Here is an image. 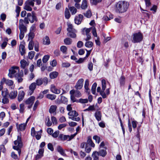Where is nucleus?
<instances>
[{
  "label": "nucleus",
  "instance_id": "27",
  "mask_svg": "<svg viewBox=\"0 0 160 160\" xmlns=\"http://www.w3.org/2000/svg\"><path fill=\"white\" fill-rule=\"evenodd\" d=\"M58 75V73L56 71L52 72L49 74V77L52 79L56 78Z\"/></svg>",
  "mask_w": 160,
  "mask_h": 160
},
{
  "label": "nucleus",
  "instance_id": "13",
  "mask_svg": "<svg viewBox=\"0 0 160 160\" xmlns=\"http://www.w3.org/2000/svg\"><path fill=\"white\" fill-rule=\"evenodd\" d=\"M83 18V16L81 14L78 15V16L75 17L74 19L75 23L78 25L80 24L81 23Z\"/></svg>",
  "mask_w": 160,
  "mask_h": 160
},
{
  "label": "nucleus",
  "instance_id": "29",
  "mask_svg": "<svg viewBox=\"0 0 160 160\" xmlns=\"http://www.w3.org/2000/svg\"><path fill=\"white\" fill-rule=\"evenodd\" d=\"M43 43L44 45H49L50 43V41L49 37L46 36L43 39Z\"/></svg>",
  "mask_w": 160,
  "mask_h": 160
},
{
  "label": "nucleus",
  "instance_id": "42",
  "mask_svg": "<svg viewBox=\"0 0 160 160\" xmlns=\"http://www.w3.org/2000/svg\"><path fill=\"white\" fill-rule=\"evenodd\" d=\"M125 78L123 76H122L119 79V82L121 86H124L125 83Z\"/></svg>",
  "mask_w": 160,
  "mask_h": 160
},
{
  "label": "nucleus",
  "instance_id": "25",
  "mask_svg": "<svg viewBox=\"0 0 160 160\" xmlns=\"http://www.w3.org/2000/svg\"><path fill=\"white\" fill-rule=\"evenodd\" d=\"M106 150L104 149H99V151L98 152L99 154V156L104 157L107 154Z\"/></svg>",
  "mask_w": 160,
  "mask_h": 160
},
{
  "label": "nucleus",
  "instance_id": "32",
  "mask_svg": "<svg viewBox=\"0 0 160 160\" xmlns=\"http://www.w3.org/2000/svg\"><path fill=\"white\" fill-rule=\"evenodd\" d=\"M56 97V95L50 94H48L46 96V97L47 98L51 100H55Z\"/></svg>",
  "mask_w": 160,
  "mask_h": 160
},
{
  "label": "nucleus",
  "instance_id": "44",
  "mask_svg": "<svg viewBox=\"0 0 160 160\" xmlns=\"http://www.w3.org/2000/svg\"><path fill=\"white\" fill-rule=\"evenodd\" d=\"M81 0H74V1L75 2V6L77 9H79L80 8V4L79 2H80Z\"/></svg>",
  "mask_w": 160,
  "mask_h": 160
},
{
  "label": "nucleus",
  "instance_id": "37",
  "mask_svg": "<svg viewBox=\"0 0 160 160\" xmlns=\"http://www.w3.org/2000/svg\"><path fill=\"white\" fill-rule=\"evenodd\" d=\"M64 42L65 44L66 45H70L71 44L72 40L71 39L68 38L64 40Z\"/></svg>",
  "mask_w": 160,
  "mask_h": 160
},
{
  "label": "nucleus",
  "instance_id": "8",
  "mask_svg": "<svg viewBox=\"0 0 160 160\" xmlns=\"http://www.w3.org/2000/svg\"><path fill=\"white\" fill-rule=\"evenodd\" d=\"M68 115L69 116V118L72 120L78 122L80 120L79 117H77L78 115V113L75 110L70 111L68 112Z\"/></svg>",
  "mask_w": 160,
  "mask_h": 160
},
{
  "label": "nucleus",
  "instance_id": "46",
  "mask_svg": "<svg viewBox=\"0 0 160 160\" xmlns=\"http://www.w3.org/2000/svg\"><path fill=\"white\" fill-rule=\"evenodd\" d=\"M85 46L87 48H91L93 46V43L92 42L88 41L86 42L85 44Z\"/></svg>",
  "mask_w": 160,
  "mask_h": 160
},
{
  "label": "nucleus",
  "instance_id": "20",
  "mask_svg": "<svg viewBox=\"0 0 160 160\" xmlns=\"http://www.w3.org/2000/svg\"><path fill=\"white\" fill-rule=\"evenodd\" d=\"M57 150L61 155L64 156H67L65 150L60 146H58L57 147Z\"/></svg>",
  "mask_w": 160,
  "mask_h": 160
},
{
  "label": "nucleus",
  "instance_id": "36",
  "mask_svg": "<svg viewBox=\"0 0 160 160\" xmlns=\"http://www.w3.org/2000/svg\"><path fill=\"white\" fill-rule=\"evenodd\" d=\"M4 41L1 45V47L2 49H4L8 43V39L7 38H6L4 39Z\"/></svg>",
  "mask_w": 160,
  "mask_h": 160
},
{
  "label": "nucleus",
  "instance_id": "51",
  "mask_svg": "<svg viewBox=\"0 0 160 160\" xmlns=\"http://www.w3.org/2000/svg\"><path fill=\"white\" fill-rule=\"evenodd\" d=\"M49 58V55H45L42 58V62L43 63L46 62L48 60Z\"/></svg>",
  "mask_w": 160,
  "mask_h": 160
},
{
  "label": "nucleus",
  "instance_id": "12",
  "mask_svg": "<svg viewBox=\"0 0 160 160\" xmlns=\"http://www.w3.org/2000/svg\"><path fill=\"white\" fill-rule=\"evenodd\" d=\"M37 84L36 82L32 83L29 86V92L28 94L31 95L34 92V91L36 88Z\"/></svg>",
  "mask_w": 160,
  "mask_h": 160
},
{
  "label": "nucleus",
  "instance_id": "7",
  "mask_svg": "<svg viewBox=\"0 0 160 160\" xmlns=\"http://www.w3.org/2000/svg\"><path fill=\"white\" fill-rule=\"evenodd\" d=\"M142 38L143 36L142 34L138 32L133 34L132 40L134 43H137L141 42L142 40Z\"/></svg>",
  "mask_w": 160,
  "mask_h": 160
},
{
  "label": "nucleus",
  "instance_id": "38",
  "mask_svg": "<svg viewBox=\"0 0 160 160\" xmlns=\"http://www.w3.org/2000/svg\"><path fill=\"white\" fill-rule=\"evenodd\" d=\"M60 50L62 52L63 54H66L67 53V48L66 46H62L60 47Z\"/></svg>",
  "mask_w": 160,
  "mask_h": 160
},
{
  "label": "nucleus",
  "instance_id": "22",
  "mask_svg": "<svg viewBox=\"0 0 160 160\" xmlns=\"http://www.w3.org/2000/svg\"><path fill=\"white\" fill-rule=\"evenodd\" d=\"M87 145H89L92 148H94L95 147V145L91 139V136H89L88 138V140L87 141L86 144Z\"/></svg>",
  "mask_w": 160,
  "mask_h": 160
},
{
  "label": "nucleus",
  "instance_id": "26",
  "mask_svg": "<svg viewBox=\"0 0 160 160\" xmlns=\"http://www.w3.org/2000/svg\"><path fill=\"white\" fill-rule=\"evenodd\" d=\"M94 116L97 120L98 121L101 120V114L100 111H97L95 112L94 114Z\"/></svg>",
  "mask_w": 160,
  "mask_h": 160
},
{
  "label": "nucleus",
  "instance_id": "47",
  "mask_svg": "<svg viewBox=\"0 0 160 160\" xmlns=\"http://www.w3.org/2000/svg\"><path fill=\"white\" fill-rule=\"evenodd\" d=\"M93 139L96 141V142L99 144L100 142V137L97 135H95L93 136Z\"/></svg>",
  "mask_w": 160,
  "mask_h": 160
},
{
  "label": "nucleus",
  "instance_id": "1",
  "mask_svg": "<svg viewBox=\"0 0 160 160\" xmlns=\"http://www.w3.org/2000/svg\"><path fill=\"white\" fill-rule=\"evenodd\" d=\"M129 6V4L127 2L119 1L116 4V11L119 13L124 12L128 10Z\"/></svg>",
  "mask_w": 160,
  "mask_h": 160
},
{
  "label": "nucleus",
  "instance_id": "40",
  "mask_svg": "<svg viewBox=\"0 0 160 160\" xmlns=\"http://www.w3.org/2000/svg\"><path fill=\"white\" fill-rule=\"evenodd\" d=\"M97 86V84L96 82L94 83L92 86L91 90L92 93L93 94H95Z\"/></svg>",
  "mask_w": 160,
  "mask_h": 160
},
{
  "label": "nucleus",
  "instance_id": "63",
  "mask_svg": "<svg viewBox=\"0 0 160 160\" xmlns=\"http://www.w3.org/2000/svg\"><path fill=\"white\" fill-rule=\"evenodd\" d=\"M92 32L93 35L95 37H97V34L96 32V29L95 27H93L92 28Z\"/></svg>",
  "mask_w": 160,
  "mask_h": 160
},
{
  "label": "nucleus",
  "instance_id": "11",
  "mask_svg": "<svg viewBox=\"0 0 160 160\" xmlns=\"http://www.w3.org/2000/svg\"><path fill=\"white\" fill-rule=\"evenodd\" d=\"M102 90L100 92V95L102 96L103 98H105L107 97L104 91L106 88V82L105 80L103 79L102 81Z\"/></svg>",
  "mask_w": 160,
  "mask_h": 160
},
{
  "label": "nucleus",
  "instance_id": "4",
  "mask_svg": "<svg viewBox=\"0 0 160 160\" xmlns=\"http://www.w3.org/2000/svg\"><path fill=\"white\" fill-rule=\"evenodd\" d=\"M14 144L16 146H13V148L14 149L18 151L19 154L20 155L21 152L20 148L22 147V145L21 136H18L17 140L14 141Z\"/></svg>",
  "mask_w": 160,
  "mask_h": 160
},
{
  "label": "nucleus",
  "instance_id": "60",
  "mask_svg": "<svg viewBox=\"0 0 160 160\" xmlns=\"http://www.w3.org/2000/svg\"><path fill=\"white\" fill-rule=\"evenodd\" d=\"M34 49L36 51L38 52L39 51V43L37 42L35 43Z\"/></svg>",
  "mask_w": 160,
  "mask_h": 160
},
{
  "label": "nucleus",
  "instance_id": "10",
  "mask_svg": "<svg viewBox=\"0 0 160 160\" xmlns=\"http://www.w3.org/2000/svg\"><path fill=\"white\" fill-rule=\"evenodd\" d=\"M9 92L7 90L6 91H2V95L3 96V98L2 100V102L4 104H7L9 102V100L7 97V96L8 95Z\"/></svg>",
  "mask_w": 160,
  "mask_h": 160
},
{
  "label": "nucleus",
  "instance_id": "5",
  "mask_svg": "<svg viewBox=\"0 0 160 160\" xmlns=\"http://www.w3.org/2000/svg\"><path fill=\"white\" fill-rule=\"evenodd\" d=\"M19 67L16 66H13L10 68L9 69V73L8 76L10 78H12L14 77L19 72H20Z\"/></svg>",
  "mask_w": 160,
  "mask_h": 160
},
{
  "label": "nucleus",
  "instance_id": "39",
  "mask_svg": "<svg viewBox=\"0 0 160 160\" xmlns=\"http://www.w3.org/2000/svg\"><path fill=\"white\" fill-rule=\"evenodd\" d=\"M99 154L98 152L95 151L94 152L92 155V157L93 159H99Z\"/></svg>",
  "mask_w": 160,
  "mask_h": 160
},
{
  "label": "nucleus",
  "instance_id": "15",
  "mask_svg": "<svg viewBox=\"0 0 160 160\" xmlns=\"http://www.w3.org/2000/svg\"><path fill=\"white\" fill-rule=\"evenodd\" d=\"M84 81L83 79L81 78L79 79L77 82L75 88L77 89H81L83 86V82Z\"/></svg>",
  "mask_w": 160,
  "mask_h": 160
},
{
  "label": "nucleus",
  "instance_id": "9",
  "mask_svg": "<svg viewBox=\"0 0 160 160\" xmlns=\"http://www.w3.org/2000/svg\"><path fill=\"white\" fill-rule=\"evenodd\" d=\"M35 100V97L34 96H32L30 97L25 101V104L28 105V109H30L32 107Z\"/></svg>",
  "mask_w": 160,
  "mask_h": 160
},
{
  "label": "nucleus",
  "instance_id": "18",
  "mask_svg": "<svg viewBox=\"0 0 160 160\" xmlns=\"http://www.w3.org/2000/svg\"><path fill=\"white\" fill-rule=\"evenodd\" d=\"M18 131H22L25 130L26 126V123H23L18 125V123L16 124Z\"/></svg>",
  "mask_w": 160,
  "mask_h": 160
},
{
  "label": "nucleus",
  "instance_id": "41",
  "mask_svg": "<svg viewBox=\"0 0 160 160\" xmlns=\"http://www.w3.org/2000/svg\"><path fill=\"white\" fill-rule=\"evenodd\" d=\"M34 43L32 40H30L28 44V49L29 50H32L33 48Z\"/></svg>",
  "mask_w": 160,
  "mask_h": 160
},
{
  "label": "nucleus",
  "instance_id": "49",
  "mask_svg": "<svg viewBox=\"0 0 160 160\" xmlns=\"http://www.w3.org/2000/svg\"><path fill=\"white\" fill-rule=\"evenodd\" d=\"M102 0H91V3L94 5H96L98 3L102 2Z\"/></svg>",
  "mask_w": 160,
  "mask_h": 160
},
{
  "label": "nucleus",
  "instance_id": "55",
  "mask_svg": "<svg viewBox=\"0 0 160 160\" xmlns=\"http://www.w3.org/2000/svg\"><path fill=\"white\" fill-rule=\"evenodd\" d=\"M70 64L67 62H64L62 63V66L63 67L68 68L70 66Z\"/></svg>",
  "mask_w": 160,
  "mask_h": 160
},
{
  "label": "nucleus",
  "instance_id": "34",
  "mask_svg": "<svg viewBox=\"0 0 160 160\" xmlns=\"http://www.w3.org/2000/svg\"><path fill=\"white\" fill-rule=\"evenodd\" d=\"M21 67L24 69L25 68L26 66H28V64L27 63L26 61L24 60H22L20 62Z\"/></svg>",
  "mask_w": 160,
  "mask_h": 160
},
{
  "label": "nucleus",
  "instance_id": "23",
  "mask_svg": "<svg viewBox=\"0 0 160 160\" xmlns=\"http://www.w3.org/2000/svg\"><path fill=\"white\" fill-rule=\"evenodd\" d=\"M57 106L56 105H51L49 109V112L50 113H53L54 115L56 114V110L57 109Z\"/></svg>",
  "mask_w": 160,
  "mask_h": 160
},
{
  "label": "nucleus",
  "instance_id": "2",
  "mask_svg": "<svg viewBox=\"0 0 160 160\" xmlns=\"http://www.w3.org/2000/svg\"><path fill=\"white\" fill-rule=\"evenodd\" d=\"M35 1H36L38 5H39L41 3V0H27L24 3V9L29 11H32V7L34 6Z\"/></svg>",
  "mask_w": 160,
  "mask_h": 160
},
{
  "label": "nucleus",
  "instance_id": "50",
  "mask_svg": "<svg viewBox=\"0 0 160 160\" xmlns=\"http://www.w3.org/2000/svg\"><path fill=\"white\" fill-rule=\"evenodd\" d=\"M42 78H38L36 81V84L38 86H40L42 84Z\"/></svg>",
  "mask_w": 160,
  "mask_h": 160
},
{
  "label": "nucleus",
  "instance_id": "58",
  "mask_svg": "<svg viewBox=\"0 0 160 160\" xmlns=\"http://www.w3.org/2000/svg\"><path fill=\"white\" fill-rule=\"evenodd\" d=\"M42 132V130H40V131L37 132V134L36 135V138L38 140H39L41 138V136L39 133H40Z\"/></svg>",
  "mask_w": 160,
  "mask_h": 160
},
{
  "label": "nucleus",
  "instance_id": "56",
  "mask_svg": "<svg viewBox=\"0 0 160 160\" xmlns=\"http://www.w3.org/2000/svg\"><path fill=\"white\" fill-rule=\"evenodd\" d=\"M24 110V104L22 103L20 105L19 111L20 113H22Z\"/></svg>",
  "mask_w": 160,
  "mask_h": 160
},
{
  "label": "nucleus",
  "instance_id": "6",
  "mask_svg": "<svg viewBox=\"0 0 160 160\" xmlns=\"http://www.w3.org/2000/svg\"><path fill=\"white\" fill-rule=\"evenodd\" d=\"M23 20L24 22L27 24L29 23V21L31 23H32L34 21H37V18L33 12H32V13H28L27 14V17L24 18Z\"/></svg>",
  "mask_w": 160,
  "mask_h": 160
},
{
  "label": "nucleus",
  "instance_id": "17",
  "mask_svg": "<svg viewBox=\"0 0 160 160\" xmlns=\"http://www.w3.org/2000/svg\"><path fill=\"white\" fill-rule=\"evenodd\" d=\"M50 90L53 93L56 94H59L60 93V90L57 88L54 84H52L50 87Z\"/></svg>",
  "mask_w": 160,
  "mask_h": 160
},
{
  "label": "nucleus",
  "instance_id": "64",
  "mask_svg": "<svg viewBox=\"0 0 160 160\" xmlns=\"http://www.w3.org/2000/svg\"><path fill=\"white\" fill-rule=\"evenodd\" d=\"M88 100L87 99H80L79 100V102L81 103H85L88 102Z\"/></svg>",
  "mask_w": 160,
  "mask_h": 160
},
{
  "label": "nucleus",
  "instance_id": "16",
  "mask_svg": "<svg viewBox=\"0 0 160 160\" xmlns=\"http://www.w3.org/2000/svg\"><path fill=\"white\" fill-rule=\"evenodd\" d=\"M25 43H21L19 46V50L21 56H23L26 53V49L25 47Z\"/></svg>",
  "mask_w": 160,
  "mask_h": 160
},
{
  "label": "nucleus",
  "instance_id": "53",
  "mask_svg": "<svg viewBox=\"0 0 160 160\" xmlns=\"http://www.w3.org/2000/svg\"><path fill=\"white\" fill-rule=\"evenodd\" d=\"M84 15L86 17L89 18L91 17L92 14L90 10H88L87 11L86 13H84Z\"/></svg>",
  "mask_w": 160,
  "mask_h": 160
},
{
  "label": "nucleus",
  "instance_id": "45",
  "mask_svg": "<svg viewBox=\"0 0 160 160\" xmlns=\"http://www.w3.org/2000/svg\"><path fill=\"white\" fill-rule=\"evenodd\" d=\"M89 85V82L88 80L87 79L85 81V83L84 85V88L87 91V92H88L89 90L88 86Z\"/></svg>",
  "mask_w": 160,
  "mask_h": 160
},
{
  "label": "nucleus",
  "instance_id": "62",
  "mask_svg": "<svg viewBox=\"0 0 160 160\" xmlns=\"http://www.w3.org/2000/svg\"><path fill=\"white\" fill-rule=\"evenodd\" d=\"M81 93L80 91L78 90H76L74 96L76 97L79 98L81 96Z\"/></svg>",
  "mask_w": 160,
  "mask_h": 160
},
{
  "label": "nucleus",
  "instance_id": "31",
  "mask_svg": "<svg viewBox=\"0 0 160 160\" xmlns=\"http://www.w3.org/2000/svg\"><path fill=\"white\" fill-rule=\"evenodd\" d=\"M69 10H70L72 15H74L77 12V9L74 7H69Z\"/></svg>",
  "mask_w": 160,
  "mask_h": 160
},
{
  "label": "nucleus",
  "instance_id": "14",
  "mask_svg": "<svg viewBox=\"0 0 160 160\" xmlns=\"http://www.w3.org/2000/svg\"><path fill=\"white\" fill-rule=\"evenodd\" d=\"M23 72H20L17 75H16L14 77L15 78L16 80L18 81V83H20L22 82L23 81L22 77H23Z\"/></svg>",
  "mask_w": 160,
  "mask_h": 160
},
{
  "label": "nucleus",
  "instance_id": "21",
  "mask_svg": "<svg viewBox=\"0 0 160 160\" xmlns=\"http://www.w3.org/2000/svg\"><path fill=\"white\" fill-rule=\"evenodd\" d=\"M76 32V30L75 29H74L70 31H68L67 35L68 36L71 38H75L76 37V35L75 33Z\"/></svg>",
  "mask_w": 160,
  "mask_h": 160
},
{
  "label": "nucleus",
  "instance_id": "35",
  "mask_svg": "<svg viewBox=\"0 0 160 160\" xmlns=\"http://www.w3.org/2000/svg\"><path fill=\"white\" fill-rule=\"evenodd\" d=\"M64 15L65 18L67 19H69L71 16L69 10L67 8L65 9Z\"/></svg>",
  "mask_w": 160,
  "mask_h": 160
},
{
  "label": "nucleus",
  "instance_id": "54",
  "mask_svg": "<svg viewBox=\"0 0 160 160\" xmlns=\"http://www.w3.org/2000/svg\"><path fill=\"white\" fill-rule=\"evenodd\" d=\"M92 148L87 144L86 145L85 151L87 153H89L91 151Z\"/></svg>",
  "mask_w": 160,
  "mask_h": 160
},
{
  "label": "nucleus",
  "instance_id": "28",
  "mask_svg": "<svg viewBox=\"0 0 160 160\" xmlns=\"http://www.w3.org/2000/svg\"><path fill=\"white\" fill-rule=\"evenodd\" d=\"M25 93L23 91H20L18 95V100L19 102L22 101L24 96Z\"/></svg>",
  "mask_w": 160,
  "mask_h": 160
},
{
  "label": "nucleus",
  "instance_id": "30",
  "mask_svg": "<svg viewBox=\"0 0 160 160\" xmlns=\"http://www.w3.org/2000/svg\"><path fill=\"white\" fill-rule=\"evenodd\" d=\"M88 3L87 0H83L82 4L80 6L82 9H86L88 7Z\"/></svg>",
  "mask_w": 160,
  "mask_h": 160
},
{
  "label": "nucleus",
  "instance_id": "61",
  "mask_svg": "<svg viewBox=\"0 0 160 160\" xmlns=\"http://www.w3.org/2000/svg\"><path fill=\"white\" fill-rule=\"evenodd\" d=\"M83 45V42L81 41H79L77 43V47L78 48H82Z\"/></svg>",
  "mask_w": 160,
  "mask_h": 160
},
{
  "label": "nucleus",
  "instance_id": "24",
  "mask_svg": "<svg viewBox=\"0 0 160 160\" xmlns=\"http://www.w3.org/2000/svg\"><path fill=\"white\" fill-rule=\"evenodd\" d=\"M18 92L17 91L13 90L12 91L9 93V95L10 98L11 99L16 98Z\"/></svg>",
  "mask_w": 160,
  "mask_h": 160
},
{
  "label": "nucleus",
  "instance_id": "48",
  "mask_svg": "<svg viewBox=\"0 0 160 160\" xmlns=\"http://www.w3.org/2000/svg\"><path fill=\"white\" fill-rule=\"evenodd\" d=\"M34 35L33 32H30L28 34V40H32L34 38Z\"/></svg>",
  "mask_w": 160,
  "mask_h": 160
},
{
  "label": "nucleus",
  "instance_id": "19",
  "mask_svg": "<svg viewBox=\"0 0 160 160\" xmlns=\"http://www.w3.org/2000/svg\"><path fill=\"white\" fill-rule=\"evenodd\" d=\"M1 82H5L7 85L10 86H12L13 84V81L12 80L9 79H6L4 78L2 79Z\"/></svg>",
  "mask_w": 160,
  "mask_h": 160
},
{
  "label": "nucleus",
  "instance_id": "33",
  "mask_svg": "<svg viewBox=\"0 0 160 160\" xmlns=\"http://www.w3.org/2000/svg\"><path fill=\"white\" fill-rule=\"evenodd\" d=\"M106 142H105L104 141L102 142L99 145V149H107V148L106 146Z\"/></svg>",
  "mask_w": 160,
  "mask_h": 160
},
{
  "label": "nucleus",
  "instance_id": "3",
  "mask_svg": "<svg viewBox=\"0 0 160 160\" xmlns=\"http://www.w3.org/2000/svg\"><path fill=\"white\" fill-rule=\"evenodd\" d=\"M24 22L23 19H20L19 21L18 28L20 30L19 38L20 40H22L24 36V33L27 31V28L23 24Z\"/></svg>",
  "mask_w": 160,
  "mask_h": 160
},
{
  "label": "nucleus",
  "instance_id": "52",
  "mask_svg": "<svg viewBox=\"0 0 160 160\" xmlns=\"http://www.w3.org/2000/svg\"><path fill=\"white\" fill-rule=\"evenodd\" d=\"M35 53V52L34 51L30 52L28 53V56L29 59H32L34 56Z\"/></svg>",
  "mask_w": 160,
  "mask_h": 160
},
{
  "label": "nucleus",
  "instance_id": "57",
  "mask_svg": "<svg viewBox=\"0 0 160 160\" xmlns=\"http://www.w3.org/2000/svg\"><path fill=\"white\" fill-rule=\"evenodd\" d=\"M59 131H57L53 133H52V136L54 138H57L59 135Z\"/></svg>",
  "mask_w": 160,
  "mask_h": 160
},
{
  "label": "nucleus",
  "instance_id": "59",
  "mask_svg": "<svg viewBox=\"0 0 160 160\" xmlns=\"http://www.w3.org/2000/svg\"><path fill=\"white\" fill-rule=\"evenodd\" d=\"M48 148L51 151H53L54 150V148L52 144L51 143H49L48 144Z\"/></svg>",
  "mask_w": 160,
  "mask_h": 160
},
{
  "label": "nucleus",
  "instance_id": "43",
  "mask_svg": "<svg viewBox=\"0 0 160 160\" xmlns=\"http://www.w3.org/2000/svg\"><path fill=\"white\" fill-rule=\"evenodd\" d=\"M42 79V84H43V85L45 86H46L48 83V78L45 77L43 78H41Z\"/></svg>",
  "mask_w": 160,
  "mask_h": 160
}]
</instances>
